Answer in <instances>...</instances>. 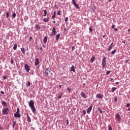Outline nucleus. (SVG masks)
Segmentation results:
<instances>
[{
    "label": "nucleus",
    "mask_w": 130,
    "mask_h": 130,
    "mask_svg": "<svg viewBox=\"0 0 130 130\" xmlns=\"http://www.w3.org/2000/svg\"><path fill=\"white\" fill-rule=\"evenodd\" d=\"M28 105H29L30 108H31L33 113H36V109L35 108V107L34 106V101L30 100L29 101V103H28Z\"/></svg>",
    "instance_id": "nucleus-1"
},
{
    "label": "nucleus",
    "mask_w": 130,
    "mask_h": 130,
    "mask_svg": "<svg viewBox=\"0 0 130 130\" xmlns=\"http://www.w3.org/2000/svg\"><path fill=\"white\" fill-rule=\"evenodd\" d=\"M15 117H18V118H20L21 117V114H20V109L19 108H17V111L14 114Z\"/></svg>",
    "instance_id": "nucleus-2"
},
{
    "label": "nucleus",
    "mask_w": 130,
    "mask_h": 130,
    "mask_svg": "<svg viewBox=\"0 0 130 130\" xmlns=\"http://www.w3.org/2000/svg\"><path fill=\"white\" fill-rule=\"evenodd\" d=\"M45 76H48L50 75H51V69H47L45 71Z\"/></svg>",
    "instance_id": "nucleus-3"
},
{
    "label": "nucleus",
    "mask_w": 130,
    "mask_h": 130,
    "mask_svg": "<svg viewBox=\"0 0 130 130\" xmlns=\"http://www.w3.org/2000/svg\"><path fill=\"white\" fill-rule=\"evenodd\" d=\"M9 111L10 110L9 109L6 108L3 110L2 112L4 115H8V114H9Z\"/></svg>",
    "instance_id": "nucleus-4"
},
{
    "label": "nucleus",
    "mask_w": 130,
    "mask_h": 130,
    "mask_svg": "<svg viewBox=\"0 0 130 130\" xmlns=\"http://www.w3.org/2000/svg\"><path fill=\"white\" fill-rule=\"evenodd\" d=\"M102 63L103 68H105V67H106V57H104V58H103Z\"/></svg>",
    "instance_id": "nucleus-5"
},
{
    "label": "nucleus",
    "mask_w": 130,
    "mask_h": 130,
    "mask_svg": "<svg viewBox=\"0 0 130 130\" xmlns=\"http://www.w3.org/2000/svg\"><path fill=\"white\" fill-rule=\"evenodd\" d=\"M55 34H56V29H55V27H53L52 34L50 35V36H54Z\"/></svg>",
    "instance_id": "nucleus-6"
},
{
    "label": "nucleus",
    "mask_w": 130,
    "mask_h": 130,
    "mask_svg": "<svg viewBox=\"0 0 130 130\" xmlns=\"http://www.w3.org/2000/svg\"><path fill=\"white\" fill-rule=\"evenodd\" d=\"M72 3L73 4L74 7H75L76 9H79V4L76 3L75 0H72Z\"/></svg>",
    "instance_id": "nucleus-7"
},
{
    "label": "nucleus",
    "mask_w": 130,
    "mask_h": 130,
    "mask_svg": "<svg viewBox=\"0 0 130 130\" xmlns=\"http://www.w3.org/2000/svg\"><path fill=\"white\" fill-rule=\"evenodd\" d=\"M116 117L117 120L118 121H119V122L120 121H121V117H120V115H119V114H116Z\"/></svg>",
    "instance_id": "nucleus-8"
},
{
    "label": "nucleus",
    "mask_w": 130,
    "mask_h": 130,
    "mask_svg": "<svg viewBox=\"0 0 130 130\" xmlns=\"http://www.w3.org/2000/svg\"><path fill=\"white\" fill-rule=\"evenodd\" d=\"M24 68H25L26 72H27V73H29V71H30V67H29V66L27 64H25L24 65Z\"/></svg>",
    "instance_id": "nucleus-9"
},
{
    "label": "nucleus",
    "mask_w": 130,
    "mask_h": 130,
    "mask_svg": "<svg viewBox=\"0 0 130 130\" xmlns=\"http://www.w3.org/2000/svg\"><path fill=\"white\" fill-rule=\"evenodd\" d=\"M92 108H93V106L91 105L90 106L87 110V113H88V114H89V113L91 112V111L92 110Z\"/></svg>",
    "instance_id": "nucleus-10"
},
{
    "label": "nucleus",
    "mask_w": 130,
    "mask_h": 130,
    "mask_svg": "<svg viewBox=\"0 0 130 130\" xmlns=\"http://www.w3.org/2000/svg\"><path fill=\"white\" fill-rule=\"evenodd\" d=\"M39 63H40L39 58H36L35 59V66H39Z\"/></svg>",
    "instance_id": "nucleus-11"
},
{
    "label": "nucleus",
    "mask_w": 130,
    "mask_h": 130,
    "mask_svg": "<svg viewBox=\"0 0 130 130\" xmlns=\"http://www.w3.org/2000/svg\"><path fill=\"white\" fill-rule=\"evenodd\" d=\"M96 98H99L100 99H102V98H103V94L101 93H98L96 95Z\"/></svg>",
    "instance_id": "nucleus-12"
},
{
    "label": "nucleus",
    "mask_w": 130,
    "mask_h": 130,
    "mask_svg": "<svg viewBox=\"0 0 130 130\" xmlns=\"http://www.w3.org/2000/svg\"><path fill=\"white\" fill-rule=\"evenodd\" d=\"M17 124V121L16 120H13L12 121V127L13 128H15V125Z\"/></svg>",
    "instance_id": "nucleus-13"
},
{
    "label": "nucleus",
    "mask_w": 130,
    "mask_h": 130,
    "mask_svg": "<svg viewBox=\"0 0 130 130\" xmlns=\"http://www.w3.org/2000/svg\"><path fill=\"white\" fill-rule=\"evenodd\" d=\"M112 47H113V43H112L111 44V45H110V47L109 48H108V50L109 51H110V50H111V49H112Z\"/></svg>",
    "instance_id": "nucleus-14"
},
{
    "label": "nucleus",
    "mask_w": 130,
    "mask_h": 130,
    "mask_svg": "<svg viewBox=\"0 0 130 130\" xmlns=\"http://www.w3.org/2000/svg\"><path fill=\"white\" fill-rule=\"evenodd\" d=\"M95 58H96L95 56L91 57V58L90 59V62H91V63H93V62L95 61Z\"/></svg>",
    "instance_id": "nucleus-15"
},
{
    "label": "nucleus",
    "mask_w": 130,
    "mask_h": 130,
    "mask_svg": "<svg viewBox=\"0 0 130 130\" xmlns=\"http://www.w3.org/2000/svg\"><path fill=\"white\" fill-rule=\"evenodd\" d=\"M81 95L82 97H83V98H87V95H86V94H85V93L81 92Z\"/></svg>",
    "instance_id": "nucleus-16"
},
{
    "label": "nucleus",
    "mask_w": 130,
    "mask_h": 130,
    "mask_svg": "<svg viewBox=\"0 0 130 130\" xmlns=\"http://www.w3.org/2000/svg\"><path fill=\"white\" fill-rule=\"evenodd\" d=\"M43 21L46 22H49V17H47V18H44Z\"/></svg>",
    "instance_id": "nucleus-17"
},
{
    "label": "nucleus",
    "mask_w": 130,
    "mask_h": 130,
    "mask_svg": "<svg viewBox=\"0 0 130 130\" xmlns=\"http://www.w3.org/2000/svg\"><path fill=\"white\" fill-rule=\"evenodd\" d=\"M71 71L75 73L76 72V70L75 69V66L73 65V66L71 68Z\"/></svg>",
    "instance_id": "nucleus-18"
},
{
    "label": "nucleus",
    "mask_w": 130,
    "mask_h": 130,
    "mask_svg": "<svg viewBox=\"0 0 130 130\" xmlns=\"http://www.w3.org/2000/svg\"><path fill=\"white\" fill-rule=\"evenodd\" d=\"M27 120L28 122H31V118H30V116H29V115L27 114Z\"/></svg>",
    "instance_id": "nucleus-19"
},
{
    "label": "nucleus",
    "mask_w": 130,
    "mask_h": 130,
    "mask_svg": "<svg viewBox=\"0 0 130 130\" xmlns=\"http://www.w3.org/2000/svg\"><path fill=\"white\" fill-rule=\"evenodd\" d=\"M60 36V34H58L56 36V40H57V41H58V39H59Z\"/></svg>",
    "instance_id": "nucleus-20"
},
{
    "label": "nucleus",
    "mask_w": 130,
    "mask_h": 130,
    "mask_svg": "<svg viewBox=\"0 0 130 130\" xmlns=\"http://www.w3.org/2000/svg\"><path fill=\"white\" fill-rule=\"evenodd\" d=\"M2 105L3 106H4L5 107H7V102L4 101L2 102Z\"/></svg>",
    "instance_id": "nucleus-21"
},
{
    "label": "nucleus",
    "mask_w": 130,
    "mask_h": 130,
    "mask_svg": "<svg viewBox=\"0 0 130 130\" xmlns=\"http://www.w3.org/2000/svg\"><path fill=\"white\" fill-rule=\"evenodd\" d=\"M44 43H46V42H47V36L44 37Z\"/></svg>",
    "instance_id": "nucleus-22"
},
{
    "label": "nucleus",
    "mask_w": 130,
    "mask_h": 130,
    "mask_svg": "<svg viewBox=\"0 0 130 130\" xmlns=\"http://www.w3.org/2000/svg\"><path fill=\"white\" fill-rule=\"evenodd\" d=\"M21 52H22L23 54H25V48H22L21 49Z\"/></svg>",
    "instance_id": "nucleus-23"
},
{
    "label": "nucleus",
    "mask_w": 130,
    "mask_h": 130,
    "mask_svg": "<svg viewBox=\"0 0 130 130\" xmlns=\"http://www.w3.org/2000/svg\"><path fill=\"white\" fill-rule=\"evenodd\" d=\"M44 17H46L47 15V11H46V10H44Z\"/></svg>",
    "instance_id": "nucleus-24"
},
{
    "label": "nucleus",
    "mask_w": 130,
    "mask_h": 130,
    "mask_svg": "<svg viewBox=\"0 0 130 130\" xmlns=\"http://www.w3.org/2000/svg\"><path fill=\"white\" fill-rule=\"evenodd\" d=\"M36 29H37V30H40V26H39V24H36Z\"/></svg>",
    "instance_id": "nucleus-25"
},
{
    "label": "nucleus",
    "mask_w": 130,
    "mask_h": 130,
    "mask_svg": "<svg viewBox=\"0 0 130 130\" xmlns=\"http://www.w3.org/2000/svg\"><path fill=\"white\" fill-rule=\"evenodd\" d=\"M14 50H16L17 49V44H15L13 47Z\"/></svg>",
    "instance_id": "nucleus-26"
},
{
    "label": "nucleus",
    "mask_w": 130,
    "mask_h": 130,
    "mask_svg": "<svg viewBox=\"0 0 130 130\" xmlns=\"http://www.w3.org/2000/svg\"><path fill=\"white\" fill-rule=\"evenodd\" d=\"M98 110H99L100 113H102V109H101V108H98Z\"/></svg>",
    "instance_id": "nucleus-27"
},
{
    "label": "nucleus",
    "mask_w": 130,
    "mask_h": 130,
    "mask_svg": "<svg viewBox=\"0 0 130 130\" xmlns=\"http://www.w3.org/2000/svg\"><path fill=\"white\" fill-rule=\"evenodd\" d=\"M115 90H116V87H112L111 89V91L112 92H114V91H115Z\"/></svg>",
    "instance_id": "nucleus-28"
},
{
    "label": "nucleus",
    "mask_w": 130,
    "mask_h": 130,
    "mask_svg": "<svg viewBox=\"0 0 130 130\" xmlns=\"http://www.w3.org/2000/svg\"><path fill=\"white\" fill-rule=\"evenodd\" d=\"M89 31L90 32H92L93 31V27H92L91 26L89 27Z\"/></svg>",
    "instance_id": "nucleus-29"
},
{
    "label": "nucleus",
    "mask_w": 130,
    "mask_h": 130,
    "mask_svg": "<svg viewBox=\"0 0 130 130\" xmlns=\"http://www.w3.org/2000/svg\"><path fill=\"white\" fill-rule=\"evenodd\" d=\"M115 52H116V50H114L112 51L111 54L113 55L115 53Z\"/></svg>",
    "instance_id": "nucleus-30"
},
{
    "label": "nucleus",
    "mask_w": 130,
    "mask_h": 130,
    "mask_svg": "<svg viewBox=\"0 0 130 130\" xmlns=\"http://www.w3.org/2000/svg\"><path fill=\"white\" fill-rule=\"evenodd\" d=\"M7 79H8V76H5L3 77V79L4 80H7Z\"/></svg>",
    "instance_id": "nucleus-31"
},
{
    "label": "nucleus",
    "mask_w": 130,
    "mask_h": 130,
    "mask_svg": "<svg viewBox=\"0 0 130 130\" xmlns=\"http://www.w3.org/2000/svg\"><path fill=\"white\" fill-rule=\"evenodd\" d=\"M67 90L69 91V93H71V91H72V90L71 88H70V87H68Z\"/></svg>",
    "instance_id": "nucleus-32"
},
{
    "label": "nucleus",
    "mask_w": 130,
    "mask_h": 130,
    "mask_svg": "<svg viewBox=\"0 0 130 130\" xmlns=\"http://www.w3.org/2000/svg\"><path fill=\"white\" fill-rule=\"evenodd\" d=\"M108 130H112V127H111V126H110V125H109Z\"/></svg>",
    "instance_id": "nucleus-33"
},
{
    "label": "nucleus",
    "mask_w": 130,
    "mask_h": 130,
    "mask_svg": "<svg viewBox=\"0 0 130 130\" xmlns=\"http://www.w3.org/2000/svg\"><path fill=\"white\" fill-rule=\"evenodd\" d=\"M16 13H13L12 14V17H13L14 18H16Z\"/></svg>",
    "instance_id": "nucleus-34"
},
{
    "label": "nucleus",
    "mask_w": 130,
    "mask_h": 130,
    "mask_svg": "<svg viewBox=\"0 0 130 130\" xmlns=\"http://www.w3.org/2000/svg\"><path fill=\"white\" fill-rule=\"evenodd\" d=\"M62 95L61 94L58 96V99H61Z\"/></svg>",
    "instance_id": "nucleus-35"
},
{
    "label": "nucleus",
    "mask_w": 130,
    "mask_h": 130,
    "mask_svg": "<svg viewBox=\"0 0 130 130\" xmlns=\"http://www.w3.org/2000/svg\"><path fill=\"white\" fill-rule=\"evenodd\" d=\"M9 12H7V14H6V18H7V19L9 18Z\"/></svg>",
    "instance_id": "nucleus-36"
},
{
    "label": "nucleus",
    "mask_w": 130,
    "mask_h": 130,
    "mask_svg": "<svg viewBox=\"0 0 130 130\" xmlns=\"http://www.w3.org/2000/svg\"><path fill=\"white\" fill-rule=\"evenodd\" d=\"M68 20H69V18L68 17H66L65 18V22H66V23H67L68 22Z\"/></svg>",
    "instance_id": "nucleus-37"
},
{
    "label": "nucleus",
    "mask_w": 130,
    "mask_h": 130,
    "mask_svg": "<svg viewBox=\"0 0 130 130\" xmlns=\"http://www.w3.org/2000/svg\"><path fill=\"white\" fill-rule=\"evenodd\" d=\"M126 107H127V108L129 107V106H130V104H129V103L127 104L126 105Z\"/></svg>",
    "instance_id": "nucleus-38"
},
{
    "label": "nucleus",
    "mask_w": 130,
    "mask_h": 130,
    "mask_svg": "<svg viewBox=\"0 0 130 130\" xmlns=\"http://www.w3.org/2000/svg\"><path fill=\"white\" fill-rule=\"evenodd\" d=\"M110 74V71H108L106 73V75H109Z\"/></svg>",
    "instance_id": "nucleus-39"
},
{
    "label": "nucleus",
    "mask_w": 130,
    "mask_h": 130,
    "mask_svg": "<svg viewBox=\"0 0 130 130\" xmlns=\"http://www.w3.org/2000/svg\"><path fill=\"white\" fill-rule=\"evenodd\" d=\"M115 102H117V98L115 97L114 99Z\"/></svg>",
    "instance_id": "nucleus-40"
},
{
    "label": "nucleus",
    "mask_w": 130,
    "mask_h": 130,
    "mask_svg": "<svg viewBox=\"0 0 130 130\" xmlns=\"http://www.w3.org/2000/svg\"><path fill=\"white\" fill-rule=\"evenodd\" d=\"M27 85L28 86V87H30L31 86V83L30 82H28L27 83Z\"/></svg>",
    "instance_id": "nucleus-41"
},
{
    "label": "nucleus",
    "mask_w": 130,
    "mask_h": 130,
    "mask_svg": "<svg viewBox=\"0 0 130 130\" xmlns=\"http://www.w3.org/2000/svg\"><path fill=\"white\" fill-rule=\"evenodd\" d=\"M82 113H83V114H86V111H85V110H83V111H82Z\"/></svg>",
    "instance_id": "nucleus-42"
},
{
    "label": "nucleus",
    "mask_w": 130,
    "mask_h": 130,
    "mask_svg": "<svg viewBox=\"0 0 130 130\" xmlns=\"http://www.w3.org/2000/svg\"><path fill=\"white\" fill-rule=\"evenodd\" d=\"M72 51H74V50H75V46H72Z\"/></svg>",
    "instance_id": "nucleus-43"
},
{
    "label": "nucleus",
    "mask_w": 130,
    "mask_h": 130,
    "mask_svg": "<svg viewBox=\"0 0 130 130\" xmlns=\"http://www.w3.org/2000/svg\"><path fill=\"white\" fill-rule=\"evenodd\" d=\"M55 16L56 15H52L51 19H54V18H55Z\"/></svg>",
    "instance_id": "nucleus-44"
},
{
    "label": "nucleus",
    "mask_w": 130,
    "mask_h": 130,
    "mask_svg": "<svg viewBox=\"0 0 130 130\" xmlns=\"http://www.w3.org/2000/svg\"><path fill=\"white\" fill-rule=\"evenodd\" d=\"M11 63L13 64V63H14V60L13 59H11Z\"/></svg>",
    "instance_id": "nucleus-45"
},
{
    "label": "nucleus",
    "mask_w": 130,
    "mask_h": 130,
    "mask_svg": "<svg viewBox=\"0 0 130 130\" xmlns=\"http://www.w3.org/2000/svg\"><path fill=\"white\" fill-rule=\"evenodd\" d=\"M112 29H114V28H115V25H113L112 26Z\"/></svg>",
    "instance_id": "nucleus-46"
},
{
    "label": "nucleus",
    "mask_w": 130,
    "mask_h": 130,
    "mask_svg": "<svg viewBox=\"0 0 130 130\" xmlns=\"http://www.w3.org/2000/svg\"><path fill=\"white\" fill-rule=\"evenodd\" d=\"M57 15H60V11L57 12Z\"/></svg>",
    "instance_id": "nucleus-47"
},
{
    "label": "nucleus",
    "mask_w": 130,
    "mask_h": 130,
    "mask_svg": "<svg viewBox=\"0 0 130 130\" xmlns=\"http://www.w3.org/2000/svg\"><path fill=\"white\" fill-rule=\"evenodd\" d=\"M1 94H2L3 95H4V94H5V92H4V91H2L1 92Z\"/></svg>",
    "instance_id": "nucleus-48"
},
{
    "label": "nucleus",
    "mask_w": 130,
    "mask_h": 130,
    "mask_svg": "<svg viewBox=\"0 0 130 130\" xmlns=\"http://www.w3.org/2000/svg\"><path fill=\"white\" fill-rule=\"evenodd\" d=\"M66 121H67V124H69V120H66Z\"/></svg>",
    "instance_id": "nucleus-49"
},
{
    "label": "nucleus",
    "mask_w": 130,
    "mask_h": 130,
    "mask_svg": "<svg viewBox=\"0 0 130 130\" xmlns=\"http://www.w3.org/2000/svg\"><path fill=\"white\" fill-rule=\"evenodd\" d=\"M0 129L3 130V127L2 126L0 125Z\"/></svg>",
    "instance_id": "nucleus-50"
},
{
    "label": "nucleus",
    "mask_w": 130,
    "mask_h": 130,
    "mask_svg": "<svg viewBox=\"0 0 130 130\" xmlns=\"http://www.w3.org/2000/svg\"><path fill=\"white\" fill-rule=\"evenodd\" d=\"M111 82H114V81H113V78H111Z\"/></svg>",
    "instance_id": "nucleus-51"
},
{
    "label": "nucleus",
    "mask_w": 130,
    "mask_h": 130,
    "mask_svg": "<svg viewBox=\"0 0 130 130\" xmlns=\"http://www.w3.org/2000/svg\"><path fill=\"white\" fill-rule=\"evenodd\" d=\"M40 50H41V51H42V50H43V49L42 48V47H41V48H40Z\"/></svg>",
    "instance_id": "nucleus-52"
},
{
    "label": "nucleus",
    "mask_w": 130,
    "mask_h": 130,
    "mask_svg": "<svg viewBox=\"0 0 130 130\" xmlns=\"http://www.w3.org/2000/svg\"><path fill=\"white\" fill-rule=\"evenodd\" d=\"M54 15L56 16V13L55 12H54Z\"/></svg>",
    "instance_id": "nucleus-53"
},
{
    "label": "nucleus",
    "mask_w": 130,
    "mask_h": 130,
    "mask_svg": "<svg viewBox=\"0 0 130 130\" xmlns=\"http://www.w3.org/2000/svg\"><path fill=\"white\" fill-rule=\"evenodd\" d=\"M31 39H32V37H30V38H29L30 41H31Z\"/></svg>",
    "instance_id": "nucleus-54"
},
{
    "label": "nucleus",
    "mask_w": 130,
    "mask_h": 130,
    "mask_svg": "<svg viewBox=\"0 0 130 130\" xmlns=\"http://www.w3.org/2000/svg\"><path fill=\"white\" fill-rule=\"evenodd\" d=\"M114 30H115V31H118V29L117 28H114Z\"/></svg>",
    "instance_id": "nucleus-55"
},
{
    "label": "nucleus",
    "mask_w": 130,
    "mask_h": 130,
    "mask_svg": "<svg viewBox=\"0 0 130 130\" xmlns=\"http://www.w3.org/2000/svg\"><path fill=\"white\" fill-rule=\"evenodd\" d=\"M116 85H118V84H119V83L118 82H116Z\"/></svg>",
    "instance_id": "nucleus-56"
},
{
    "label": "nucleus",
    "mask_w": 130,
    "mask_h": 130,
    "mask_svg": "<svg viewBox=\"0 0 130 130\" xmlns=\"http://www.w3.org/2000/svg\"><path fill=\"white\" fill-rule=\"evenodd\" d=\"M128 32H130V28L127 30Z\"/></svg>",
    "instance_id": "nucleus-57"
},
{
    "label": "nucleus",
    "mask_w": 130,
    "mask_h": 130,
    "mask_svg": "<svg viewBox=\"0 0 130 130\" xmlns=\"http://www.w3.org/2000/svg\"><path fill=\"white\" fill-rule=\"evenodd\" d=\"M83 86H86V83H83Z\"/></svg>",
    "instance_id": "nucleus-58"
},
{
    "label": "nucleus",
    "mask_w": 130,
    "mask_h": 130,
    "mask_svg": "<svg viewBox=\"0 0 130 130\" xmlns=\"http://www.w3.org/2000/svg\"><path fill=\"white\" fill-rule=\"evenodd\" d=\"M55 23H56V21H53V23H54V24H55Z\"/></svg>",
    "instance_id": "nucleus-59"
},
{
    "label": "nucleus",
    "mask_w": 130,
    "mask_h": 130,
    "mask_svg": "<svg viewBox=\"0 0 130 130\" xmlns=\"http://www.w3.org/2000/svg\"><path fill=\"white\" fill-rule=\"evenodd\" d=\"M122 43L125 44V42H122Z\"/></svg>",
    "instance_id": "nucleus-60"
},
{
    "label": "nucleus",
    "mask_w": 130,
    "mask_h": 130,
    "mask_svg": "<svg viewBox=\"0 0 130 130\" xmlns=\"http://www.w3.org/2000/svg\"><path fill=\"white\" fill-rule=\"evenodd\" d=\"M59 88H61V85H59Z\"/></svg>",
    "instance_id": "nucleus-61"
},
{
    "label": "nucleus",
    "mask_w": 130,
    "mask_h": 130,
    "mask_svg": "<svg viewBox=\"0 0 130 130\" xmlns=\"http://www.w3.org/2000/svg\"><path fill=\"white\" fill-rule=\"evenodd\" d=\"M128 111H130V108L128 109Z\"/></svg>",
    "instance_id": "nucleus-62"
},
{
    "label": "nucleus",
    "mask_w": 130,
    "mask_h": 130,
    "mask_svg": "<svg viewBox=\"0 0 130 130\" xmlns=\"http://www.w3.org/2000/svg\"><path fill=\"white\" fill-rule=\"evenodd\" d=\"M103 38H104L105 37V36H103Z\"/></svg>",
    "instance_id": "nucleus-63"
},
{
    "label": "nucleus",
    "mask_w": 130,
    "mask_h": 130,
    "mask_svg": "<svg viewBox=\"0 0 130 130\" xmlns=\"http://www.w3.org/2000/svg\"><path fill=\"white\" fill-rule=\"evenodd\" d=\"M112 0H109V2H111Z\"/></svg>",
    "instance_id": "nucleus-64"
}]
</instances>
